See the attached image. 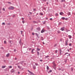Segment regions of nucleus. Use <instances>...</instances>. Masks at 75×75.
I'll return each instance as SVG.
<instances>
[{"instance_id":"1","label":"nucleus","mask_w":75,"mask_h":75,"mask_svg":"<svg viewBox=\"0 0 75 75\" xmlns=\"http://www.w3.org/2000/svg\"><path fill=\"white\" fill-rule=\"evenodd\" d=\"M9 10H14V7L12 6H10L8 8Z\"/></svg>"},{"instance_id":"2","label":"nucleus","mask_w":75,"mask_h":75,"mask_svg":"<svg viewBox=\"0 0 75 75\" xmlns=\"http://www.w3.org/2000/svg\"><path fill=\"white\" fill-rule=\"evenodd\" d=\"M68 39H67L65 41V45H68Z\"/></svg>"},{"instance_id":"3","label":"nucleus","mask_w":75,"mask_h":75,"mask_svg":"<svg viewBox=\"0 0 75 75\" xmlns=\"http://www.w3.org/2000/svg\"><path fill=\"white\" fill-rule=\"evenodd\" d=\"M28 72H29V73H30V74H31L32 75H35V74H34V73H33V72L30 71H29V70H28Z\"/></svg>"},{"instance_id":"4","label":"nucleus","mask_w":75,"mask_h":75,"mask_svg":"<svg viewBox=\"0 0 75 75\" xmlns=\"http://www.w3.org/2000/svg\"><path fill=\"white\" fill-rule=\"evenodd\" d=\"M36 30H37L38 31H40L41 30V28H40V27H38L36 28Z\"/></svg>"},{"instance_id":"5","label":"nucleus","mask_w":75,"mask_h":75,"mask_svg":"<svg viewBox=\"0 0 75 75\" xmlns=\"http://www.w3.org/2000/svg\"><path fill=\"white\" fill-rule=\"evenodd\" d=\"M33 23H34V24H38V22L37 21H34L33 22Z\"/></svg>"},{"instance_id":"6","label":"nucleus","mask_w":75,"mask_h":75,"mask_svg":"<svg viewBox=\"0 0 75 75\" xmlns=\"http://www.w3.org/2000/svg\"><path fill=\"white\" fill-rule=\"evenodd\" d=\"M65 28V27H63L61 28V30L62 31H64V29Z\"/></svg>"},{"instance_id":"7","label":"nucleus","mask_w":75,"mask_h":75,"mask_svg":"<svg viewBox=\"0 0 75 75\" xmlns=\"http://www.w3.org/2000/svg\"><path fill=\"white\" fill-rule=\"evenodd\" d=\"M33 68L34 69H36V66H35V65H33Z\"/></svg>"},{"instance_id":"8","label":"nucleus","mask_w":75,"mask_h":75,"mask_svg":"<svg viewBox=\"0 0 75 75\" xmlns=\"http://www.w3.org/2000/svg\"><path fill=\"white\" fill-rule=\"evenodd\" d=\"M44 32H45V30H44V29H42L41 31V33H44Z\"/></svg>"},{"instance_id":"9","label":"nucleus","mask_w":75,"mask_h":75,"mask_svg":"<svg viewBox=\"0 0 75 75\" xmlns=\"http://www.w3.org/2000/svg\"><path fill=\"white\" fill-rule=\"evenodd\" d=\"M11 72H12V73H13V72H14L15 71L14 70H13V69H12L11 71Z\"/></svg>"},{"instance_id":"10","label":"nucleus","mask_w":75,"mask_h":75,"mask_svg":"<svg viewBox=\"0 0 75 75\" xmlns=\"http://www.w3.org/2000/svg\"><path fill=\"white\" fill-rule=\"evenodd\" d=\"M34 50H35V49H33L31 51V52L32 53V54H34V52H33V51H34Z\"/></svg>"},{"instance_id":"11","label":"nucleus","mask_w":75,"mask_h":75,"mask_svg":"<svg viewBox=\"0 0 75 75\" xmlns=\"http://www.w3.org/2000/svg\"><path fill=\"white\" fill-rule=\"evenodd\" d=\"M9 55H10V54L9 53H8L6 55V57H8L9 56Z\"/></svg>"},{"instance_id":"12","label":"nucleus","mask_w":75,"mask_h":75,"mask_svg":"<svg viewBox=\"0 0 75 75\" xmlns=\"http://www.w3.org/2000/svg\"><path fill=\"white\" fill-rule=\"evenodd\" d=\"M60 41H61V42H64V40L63 39H61Z\"/></svg>"},{"instance_id":"13","label":"nucleus","mask_w":75,"mask_h":75,"mask_svg":"<svg viewBox=\"0 0 75 75\" xmlns=\"http://www.w3.org/2000/svg\"><path fill=\"white\" fill-rule=\"evenodd\" d=\"M60 15H63L64 14V13L63 12H61L60 13Z\"/></svg>"},{"instance_id":"14","label":"nucleus","mask_w":75,"mask_h":75,"mask_svg":"<svg viewBox=\"0 0 75 75\" xmlns=\"http://www.w3.org/2000/svg\"><path fill=\"white\" fill-rule=\"evenodd\" d=\"M41 40L42 41H43L44 40V38H43V37H41Z\"/></svg>"},{"instance_id":"15","label":"nucleus","mask_w":75,"mask_h":75,"mask_svg":"<svg viewBox=\"0 0 75 75\" xmlns=\"http://www.w3.org/2000/svg\"><path fill=\"white\" fill-rule=\"evenodd\" d=\"M68 37H69V39H71V37H72V36H71V35H68Z\"/></svg>"},{"instance_id":"16","label":"nucleus","mask_w":75,"mask_h":75,"mask_svg":"<svg viewBox=\"0 0 75 75\" xmlns=\"http://www.w3.org/2000/svg\"><path fill=\"white\" fill-rule=\"evenodd\" d=\"M6 66H3L2 67V68H6Z\"/></svg>"},{"instance_id":"17","label":"nucleus","mask_w":75,"mask_h":75,"mask_svg":"<svg viewBox=\"0 0 75 75\" xmlns=\"http://www.w3.org/2000/svg\"><path fill=\"white\" fill-rule=\"evenodd\" d=\"M42 23H43V24H45V23H46V21H45L44 22H42Z\"/></svg>"},{"instance_id":"18","label":"nucleus","mask_w":75,"mask_h":75,"mask_svg":"<svg viewBox=\"0 0 75 75\" xmlns=\"http://www.w3.org/2000/svg\"><path fill=\"white\" fill-rule=\"evenodd\" d=\"M18 68H19V69H21V67L19 66H18Z\"/></svg>"},{"instance_id":"19","label":"nucleus","mask_w":75,"mask_h":75,"mask_svg":"<svg viewBox=\"0 0 75 75\" xmlns=\"http://www.w3.org/2000/svg\"><path fill=\"white\" fill-rule=\"evenodd\" d=\"M68 16H69V15H71V13L68 12Z\"/></svg>"},{"instance_id":"20","label":"nucleus","mask_w":75,"mask_h":75,"mask_svg":"<svg viewBox=\"0 0 75 75\" xmlns=\"http://www.w3.org/2000/svg\"><path fill=\"white\" fill-rule=\"evenodd\" d=\"M55 15L56 16H58V14L57 13H56L55 14Z\"/></svg>"},{"instance_id":"21","label":"nucleus","mask_w":75,"mask_h":75,"mask_svg":"<svg viewBox=\"0 0 75 75\" xmlns=\"http://www.w3.org/2000/svg\"><path fill=\"white\" fill-rule=\"evenodd\" d=\"M35 65H36V66H38V63H35Z\"/></svg>"},{"instance_id":"22","label":"nucleus","mask_w":75,"mask_h":75,"mask_svg":"<svg viewBox=\"0 0 75 75\" xmlns=\"http://www.w3.org/2000/svg\"><path fill=\"white\" fill-rule=\"evenodd\" d=\"M36 35L37 37H38V34L37 33H36Z\"/></svg>"},{"instance_id":"23","label":"nucleus","mask_w":75,"mask_h":75,"mask_svg":"<svg viewBox=\"0 0 75 75\" xmlns=\"http://www.w3.org/2000/svg\"><path fill=\"white\" fill-rule=\"evenodd\" d=\"M65 0H62V2H65Z\"/></svg>"},{"instance_id":"24","label":"nucleus","mask_w":75,"mask_h":75,"mask_svg":"<svg viewBox=\"0 0 75 75\" xmlns=\"http://www.w3.org/2000/svg\"><path fill=\"white\" fill-rule=\"evenodd\" d=\"M47 70L49 69V67H48V66H47Z\"/></svg>"},{"instance_id":"25","label":"nucleus","mask_w":75,"mask_h":75,"mask_svg":"<svg viewBox=\"0 0 75 75\" xmlns=\"http://www.w3.org/2000/svg\"><path fill=\"white\" fill-rule=\"evenodd\" d=\"M69 46H71L72 45V44L69 43Z\"/></svg>"},{"instance_id":"26","label":"nucleus","mask_w":75,"mask_h":75,"mask_svg":"<svg viewBox=\"0 0 75 75\" xmlns=\"http://www.w3.org/2000/svg\"><path fill=\"white\" fill-rule=\"evenodd\" d=\"M58 33H61V32L59 30L57 31Z\"/></svg>"},{"instance_id":"27","label":"nucleus","mask_w":75,"mask_h":75,"mask_svg":"<svg viewBox=\"0 0 75 75\" xmlns=\"http://www.w3.org/2000/svg\"><path fill=\"white\" fill-rule=\"evenodd\" d=\"M4 44H7V42H6V41L5 40L4 41Z\"/></svg>"},{"instance_id":"28","label":"nucleus","mask_w":75,"mask_h":75,"mask_svg":"<svg viewBox=\"0 0 75 75\" xmlns=\"http://www.w3.org/2000/svg\"><path fill=\"white\" fill-rule=\"evenodd\" d=\"M37 54H38V55H39V54H40V53L39 52H37Z\"/></svg>"},{"instance_id":"29","label":"nucleus","mask_w":75,"mask_h":75,"mask_svg":"<svg viewBox=\"0 0 75 75\" xmlns=\"http://www.w3.org/2000/svg\"><path fill=\"white\" fill-rule=\"evenodd\" d=\"M37 50H38V51H40V49L38 48H37Z\"/></svg>"},{"instance_id":"30","label":"nucleus","mask_w":75,"mask_h":75,"mask_svg":"<svg viewBox=\"0 0 75 75\" xmlns=\"http://www.w3.org/2000/svg\"><path fill=\"white\" fill-rule=\"evenodd\" d=\"M8 68H12V66H9Z\"/></svg>"},{"instance_id":"31","label":"nucleus","mask_w":75,"mask_h":75,"mask_svg":"<svg viewBox=\"0 0 75 75\" xmlns=\"http://www.w3.org/2000/svg\"><path fill=\"white\" fill-rule=\"evenodd\" d=\"M62 18V20H65V18H64V17H63V18Z\"/></svg>"},{"instance_id":"32","label":"nucleus","mask_w":75,"mask_h":75,"mask_svg":"<svg viewBox=\"0 0 75 75\" xmlns=\"http://www.w3.org/2000/svg\"><path fill=\"white\" fill-rule=\"evenodd\" d=\"M48 57H49V56H45V58H48Z\"/></svg>"},{"instance_id":"33","label":"nucleus","mask_w":75,"mask_h":75,"mask_svg":"<svg viewBox=\"0 0 75 75\" xmlns=\"http://www.w3.org/2000/svg\"><path fill=\"white\" fill-rule=\"evenodd\" d=\"M52 72V70H50L49 71V72Z\"/></svg>"},{"instance_id":"34","label":"nucleus","mask_w":75,"mask_h":75,"mask_svg":"<svg viewBox=\"0 0 75 75\" xmlns=\"http://www.w3.org/2000/svg\"><path fill=\"white\" fill-rule=\"evenodd\" d=\"M55 52L56 53H57V50H55Z\"/></svg>"},{"instance_id":"35","label":"nucleus","mask_w":75,"mask_h":75,"mask_svg":"<svg viewBox=\"0 0 75 75\" xmlns=\"http://www.w3.org/2000/svg\"><path fill=\"white\" fill-rule=\"evenodd\" d=\"M2 24H3V25H5V24H5V23H2Z\"/></svg>"},{"instance_id":"36","label":"nucleus","mask_w":75,"mask_h":75,"mask_svg":"<svg viewBox=\"0 0 75 75\" xmlns=\"http://www.w3.org/2000/svg\"><path fill=\"white\" fill-rule=\"evenodd\" d=\"M40 14H41V16H42V15H43V14L42 13H41Z\"/></svg>"},{"instance_id":"37","label":"nucleus","mask_w":75,"mask_h":75,"mask_svg":"<svg viewBox=\"0 0 75 75\" xmlns=\"http://www.w3.org/2000/svg\"><path fill=\"white\" fill-rule=\"evenodd\" d=\"M53 65H54V66H56V64L55 63H54Z\"/></svg>"},{"instance_id":"38","label":"nucleus","mask_w":75,"mask_h":75,"mask_svg":"<svg viewBox=\"0 0 75 75\" xmlns=\"http://www.w3.org/2000/svg\"><path fill=\"white\" fill-rule=\"evenodd\" d=\"M31 50V48H30L29 49V51H30Z\"/></svg>"},{"instance_id":"39","label":"nucleus","mask_w":75,"mask_h":75,"mask_svg":"<svg viewBox=\"0 0 75 75\" xmlns=\"http://www.w3.org/2000/svg\"><path fill=\"white\" fill-rule=\"evenodd\" d=\"M58 70H59V71H60V70H61V69L60 68H59Z\"/></svg>"},{"instance_id":"40","label":"nucleus","mask_w":75,"mask_h":75,"mask_svg":"<svg viewBox=\"0 0 75 75\" xmlns=\"http://www.w3.org/2000/svg\"><path fill=\"white\" fill-rule=\"evenodd\" d=\"M67 54H68V52L64 54V55H67Z\"/></svg>"},{"instance_id":"41","label":"nucleus","mask_w":75,"mask_h":75,"mask_svg":"<svg viewBox=\"0 0 75 75\" xmlns=\"http://www.w3.org/2000/svg\"><path fill=\"white\" fill-rule=\"evenodd\" d=\"M16 50L14 49V52H16Z\"/></svg>"},{"instance_id":"42","label":"nucleus","mask_w":75,"mask_h":75,"mask_svg":"<svg viewBox=\"0 0 75 75\" xmlns=\"http://www.w3.org/2000/svg\"><path fill=\"white\" fill-rule=\"evenodd\" d=\"M21 40H20L19 43L20 44V43L21 42Z\"/></svg>"},{"instance_id":"43","label":"nucleus","mask_w":75,"mask_h":75,"mask_svg":"<svg viewBox=\"0 0 75 75\" xmlns=\"http://www.w3.org/2000/svg\"><path fill=\"white\" fill-rule=\"evenodd\" d=\"M48 0H43V1H47Z\"/></svg>"},{"instance_id":"44","label":"nucleus","mask_w":75,"mask_h":75,"mask_svg":"<svg viewBox=\"0 0 75 75\" xmlns=\"http://www.w3.org/2000/svg\"><path fill=\"white\" fill-rule=\"evenodd\" d=\"M29 13L30 14H32V13L30 12Z\"/></svg>"},{"instance_id":"45","label":"nucleus","mask_w":75,"mask_h":75,"mask_svg":"<svg viewBox=\"0 0 75 75\" xmlns=\"http://www.w3.org/2000/svg\"><path fill=\"white\" fill-rule=\"evenodd\" d=\"M3 10H4V11H5V9H4V8H3Z\"/></svg>"},{"instance_id":"46","label":"nucleus","mask_w":75,"mask_h":75,"mask_svg":"<svg viewBox=\"0 0 75 75\" xmlns=\"http://www.w3.org/2000/svg\"><path fill=\"white\" fill-rule=\"evenodd\" d=\"M60 52H62V51H61V50H60L59 51Z\"/></svg>"},{"instance_id":"47","label":"nucleus","mask_w":75,"mask_h":75,"mask_svg":"<svg viewBox=\"0 0 75 75\" xmlns=\"http://www.w3.org/2000/svg\"><path fill=\"white\" fill-rule=\"evenodd\" d=\"M32 35H34V33H32Z\"/></svg>"},{"instance_id":"48","label":"nucleus","mask_w":75,"mask_h":75,"mask_svg":"<svg viewBox=\"0 0 75 75\" xmlns=\"http://www.w3.org/2000/svg\"><path fill=\"white\" fill-rule=\"evenodd\" d=\"M50 20H52V18H50Z\"/></svg>"},{"instance_id":"49","label":"nucleus","mask_w":75,"mask_h":75,"mask_svg":"<svg viewBox=\"0 0 75 75\" xmlns=\"http://www.w3.org/2000/svg\"><path fill=\"white\" fill-rule=\"evenodd\" d=\"M57 44H55L54 45V47H56V46H57Z\"/></svg>"},{"instance_id":"50","label":"nucleus","mask_w":75,"mask_h":75,"mask_svg":"<svg viewBox=\"0 0 75 75\" xmlns=\"http://www.w3.org/2000/svg\"><path fill=\"white\" fill-rule=\"evenodd\" d=\"M40 61H41V62H42V59L40 60Z\"/></svg>"},{"instance_id":"51","label":"nucleus","mask_w":75,"mask_h":75,"mask_svg":"<svg viewBox=\"0 0 75 75\" xmlns=\"http://www.w3.org/2000/svg\"><path fill=\"white\" fill-rule=\"evenodd\" d=\"M8 3H9V4H11V3L9 2H8Z\"/></svg>"},{"instance_id":"52","label":"nucleus","mask_w":75,"mask_h":75,"mask_svg":"<svg viewBox=\"0 0 75 75\" xmlns=\"http://www.w3.org/2000/svg\"><path fill=\"white\" fill-rule=\"evenodd\" d=\"M67 59H66V60L65 61V62H67Z\"/></svg>"},{"instance_id":"53","label":"nucleus","mask_w":75,"mask_h":75,"mask_svg":"<svg viewBox=\"0 0 75 75\" xmlns=\"http://www.w3.org/2000/svg\"><path fill=\"white\" fill-rule=\"evenodd\" d=\"M61 54H62V53L61 52H60V55H61Z\"/></svg>"},{"instance_id":"54","label":"nucleus","mask_w":75,"mask_h":75,"mask_svg":"<svg viewBox=\"0 0 75 75\" xmlns=\"http://www.w3.org/2000/svg\"><path fill=\"white\" fill-rule=\"evenodd\" d=\"M35 10H36L35 9H33V11H35Z\"/></svg>"},{"instance_id":"55","label":"nucleus","mask_w":75,"mask_h":75,"mask_svg":"<svg viewBox=\"0 0 75 75\" xmlns=\"http://www.w3.org/2000/svg\"><path fill=\"white\" fill-rule=\"evenodd\" d=\"M22 23H23L24 24V21H22Z\"/></svg>"},{"instance_id":"56","label":"nucleus","mask_w":75,"mask_h":75,"mask_svg":"<svg viewBox=\"0 0 75 75\" xmlns=\"http://www.w3.org/2000/svg\"><path fill=\"white\" fill-rule=\"evenodd\" d=\"M29 19H30V20H31V18H30Z\"/></svg>"},{"instance_id":"57","label":"nucleus","mask_w":75,"mask_h":75,"mask_svg":"<svg viewBox=\"0 0 75 75\" xmlns=\"http://www.w3.org/2000/svg\"><path fill=\"white\" fill-rule=\"evenodd\" d=\"M22 32H23V31H21V34H22Z\"/></svg>"},{"instance_id":"58","label":"nucleus","mask_w":75,"mask_h":75,"mask_svg":"<svg viewBox=\"0 0 75 75\" xmlns=\"http://www.w3.org/2000/svg\"><path fill=\"white\" fill-rule=\"evenodd\" d=\"M70 55L69 54L68 55H67V56H69Z\"/></svg>"},{"instance_id":"59","label":"nucleus","mask_w":75,"mask_h":75,"mask_svg":"<svg viewBox=\"0 0 75 75\" xmlns=\"http://www.w3.org/2000/svg\"><path fill=\"white\" fill-rule=\"evenodd\" d=\"M71 49H72V48H70L69 49V50H71Z\"/></svg>"},{"instance_id":"60","label":"nucleus","mask_w":75,"mask_h":75,"mask_svg":"<svg viewBox=\"0 0 75 75\" xmlns=\"http://www.w3.org/2000/svg\"><path fill=\"white\" fill-rule=\"evenodd\" d=\"M52 64H55L54 62H53L52 63Z\"/></svg>"},{"instance_id":"61","label":"nucleus","mask_w":75,"mask_h":75,"mask_svg":"<svg viewBox=\"0 0 75 75\" xmlns=\"http://www.w3.org/2000/svg\"><path fill=\"white\" fill-rule=\"evenodd\" d=\"M4 62H6V60H4Z\"/></svg>"},{"instance_id":"62","label":"nucleus","mask_w":75,"mask_h":75,"mask_svg":"<svg viewBox=\"0 0 75 75\" xmlns=\"http://www.w3.org/2000/svg\"><path fill=\"white\" fill-rule=\"evenodd\" d=\"M43 44L44 45L45 44V43H44V42H43Z\"/></svg>"},{"instance_id":"63","label":"nucleus","mask_w":75,"mask_h":75,"mask_svg":"<svg viewBox=\"0 0 75 75\" xmlns=\"http://www.w3.org/2000/svg\"><path fill=\"white\" fill-rule=\"evenodd\" d=\"M46 20H47V19H48V18H46Z\"/></svg>"},{"instance_id":"64","label":"nucleus","mask_w":75,"mask_h":75,"mask_svg":"<svg viewBox=\"0 0 75 75\" xmlns=\"http://www.w3.org/2000/svg\"><path fill=\"white\" fill-rule=\"evenodd\" d=\"M20 74V72H18V74Z\"/></svg>"}]
</instances>
